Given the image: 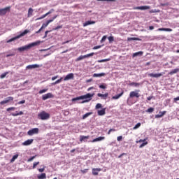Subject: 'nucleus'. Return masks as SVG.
Segmentation results:
<instances>
[{"instance_id":"nucleus-61","label":"nucleus","mask_w":179,"mask_h":179,"mask_svg":"<svg viewBox=\"0 0 179 179\" xmlns=\"http://www.w3.org/2000/svg\"><path fill=\"white\" fill-rule=\"evenodd\" d=\"M155 118H162V115L160 114L155 115Z\"/></svg>"},{"instance_id":"nucleus-27","label":"nucleus","mask_w":179,"mask_h":179,"mask_svg":"<svg viewBox=\"0 0 179 179\" xmlns=\"http://www.w3.org/2000/svg\"><path fill=\"white\" fill-rule=\"evenodd\" d=\"M106 115V108H103L102 110H98V115Z\"/></svg>"},{"instance_id":"nucleus-34","label":"nucleus","mask_w":179,"mask_h":179,"mask_svg":"<svg viewBox=\"0 0 179 179\" xmlns=\"http://www.w3.org/2000/svg\"><path fill=\"white\" fill-rule=\"evenodd\" d=\"M130 86H135V87H138V86H141V83H130Z\"/></svg>"},{"instance_id":"nucleus-32","label":"nucleus","mask_w":179,"mask_h":179,"mask_svg":"<svg viewBox=\"0 0 179 179\" xmlns=\"http://www.w3.org/2000/svg\"><path fill=\"white\" fill-rule=\"evenodd\" d=\"M92 114H93V113H92V112L85 113L83 116V120H86V118H87V117H89L90 115H92Z\"/></svg>"},{"instance_id":"nucleus-57","label":"nucleus","mask_w":179,"mask_h":179,"mask_svg":"<svg viewBox=\"0 0 179 179\" xmlns=\"http://www.w3.org/2000/svg\"><path fill=\"white\" fill-rule=\"evenodd\" d=\"M122 156H127V153H122L120 155L118 156V159H121Z\"/></svg>"},{"instance_id":"nucleus-21","label":"nucleus","mask_w":179,"mask_h":179,"mask_svg":"<svg viewBox=\"0 0 179 179\" xmlns=\"http://www.w3.org/2000/svg\"><path fill=\"white\" fill-rule=\"evenodd\" d=\"M90 138V136H80V142H83Z\"/></svg>"},{"instance_id":"nucleus-41","label":"nucleus","mask_w":179,"mask_h":179,"mask_svg":"<svg viewBox=\"0 0 179 179\" xmlns=\"http://www.w3.org/2000/svg\"><path fill=\"white\" fill-rule=\"evenodd\" d=\"M145 111H146V113H153V111H155V108H150Z\"/></svg>"},{"instance_id":"nucleus-60","label":"nucleus","mask_w":179,"mask_h":179,"mask_svg":"<svg viewBox=\"0 0 179 179\" xmlns=\"http://www.w3.org/2000/svg\"><path fill=\"white\" fill-rule=\"evenodd\" d=\"M155 118H162V115L160 114L155 115Z\"/></svg>"},{"instance_id":"nucleus-29","label":"nucleus","mask_w":179,"mask_h":179,"mask_svg":"<svg viewBox=\"0 0 179 179\" xmlns=\"http://www.w3.org/2000/svg\"><path fill=\"white\" fill-rule=\"evenodd\" d=\"M101 76H106V73H94L93 75L94 78H100Z\"/></svg>"},{"instance_id":"nucleus-28","label":"nucleus","mask_w":179,"mask_h":179,"mask_svg":"<svg viewBox=\"0 0 179 179\" xmlns=\"http://www.w3.org/2000/svg\"><path fill=\"white\" fill-rule=\"evenodd\" d=\"M34 10H33V8H29L28 10V14H27V17H31V16H33V12Z\"/></svg>"},{"instance_id":"nucleus-26","label":"nucleus","mask_w":179,"mask_h":179,"mask_svg":"<svg viewBox=\"0 0 179 179\" xmlns=\"http://www.w3.org/2000/svg\"><path fill=\"white\" fill-rule=\"evenodd\" d=\"M122 94H124V91H122L120 94H119L117 95L113 96L112 97V99L113 100H118V99H120V97H121V96H122Z\"/></svg>"},{"instance_id":"nucleus-45","label":"nucleus","mask_w":179,"mask_h":179,"mask_svg":"<svg viewBox=\"0 0 179 179\" xmlns=\"http://www.w3.org/2000/svg\"><path fill=\"white\" fill-rule=\"evenodd\" d=\"M107 40V36H103L101 40V43H104Z\"/></svg>"},{"instance_id":"nucleus-4","label":"nucleus","mask_w":179,"mask_h":179,"mask_svg":"<svg viewBox=\"0 0 179 179\" xmlns=\"http://www.w3.org/2000/svg\"><path fill=\"white\" fill-rule=\"evenodd\" d=\"M29 33V30L25 29L23 32H22L20 35L15 36L10 40L7 41V43H12V41H15V40H17V38H20V37H23V36H26Z\"/></svg>"},{"instance_id":"nucleus-35","label":"nucleus","mask_w":179,"mask_h":179,"mask_svg":"<svg viewBox=\"0 0 179 179\" xmlns=\"http://www.w3.org/2000/svg\"><path fill=\"white\" fill-rule=\"evenodd\" d=\"M62 79H64V78L62 77L60 79H59V80H56L55 83H53L52 85H58V83H61V82H62Z\"/></svg>"},{"instance_id":"nucleus-2","label":"nucleus","mask_w":179,"mask_h":179,"mask_svg":"<svg viewBox=\"0 0 179 179\" xmlns=\"http://www.w3.org/2000/svg\"><path fill=\"white\" fill-rule=\"evenodd\" d=\"M41 43V42L40 41L31 43L25 46L18 48L17 50L20 51V52H22V51H27V50H30V48H31V47H36V45H38V44H40Z\"/></svg>"},{"instance_id":"nucleus-9","label":"nucleus","mask_w":179,"mask_h":179,"mask_svg":"<svg viewBox=\"0 0 179 179\" xmlns=\"http://www.w3.org/2000/svg\"><path fill=\"white\" fill-rule=\"evenodd\" d=\"M55 19H57V15L54 16L52 17V19L48 20L46 22V23H43L42 24V27H41V30H43V29H45V27H47V26H48L49 23H52V22H54V20H55Z\"/></svg>"},{"instance_id":"nucleus-56","label":"nucleus","mask_w":179,"mask_h":179,"mask_svg":"<svg viewBox=\"0 0 179 179\" xmlns=\"http://www.w3.org/2000/svg\"><path fill=\"white\" fill-rule=\"evenodd\" d=\"M24 103H26V100H22V101H20L17 103V104H24Z\"/></svg>"},{"instance_id":"nucleus-36","label":"nucleus","mask_w":179,"mask_h":179,"mask_svg":"<svg viewBox=\"0 0 179 179\" xmlns=\"http://www.w3.org/2000/svg\"><path fill=\"white\" fill-rule=\"evenodd\" d=\"M46 92H48V88L40 90L39 91V94H43V93H45Z\"/></svg>"},{"instance_id":"nucleus-39","label":"nucleus","mask_w":179,"mask_h":179,"mask_svg":"<svg viewBox=\"0 0 179 179\" xmlns=\"http://www.w3.org/2000/svg\"><path fill=\"white\" fill-rule=\"evenodd\" d=\"M146 141H148V138H145V139H140L139 141H136V143H141L142 142L145 143L146 142Z\"/></svg>"},{"instance_id":"nucleus-12","label":"nucleus","mask_w":179,"mask_h":179,"mask_svg":"<svg viewBox=\"0 0 179 179\" xmlns=\"http://www.w3.org/2000/svg\"><path fill=\"white\" fill-rule=\"evenodd\" d=\"M163 75H164V73H150L148 74V76H150V78H160L161 76H163Z\"/></svg>"},{"instance_id":"nucleus-40","label":"nucleus","mask_w":179,"mask_h":179,"mask_svg":"<svg viewBox=\"0 0 179 179\" xmlns=\"http://www.w3.org/2000/svg\"><path fill=\"white\" fill-rule=\"evenodd\" d=\"M141 127V122L137 123L134 127H133V129H138Z\"/></svg>"},{"instance_id":"nucleus-11","label":"nucleus","mask_w":179,"mask_h":179,"mask_svg":"<svg viewBox=\"0 0 179 179\" xmlns=\"http://www.w3.org/2000/svg\"><path fill=\"white\" fill-rule=\"evenodd\" d=\"M134 9L138 10H148V9H150V6H137V7H134Z\"/></svg>"},{"instance_id":"nucleus-49","label":"nucleus","mask_w":179,"mask_h":179,"mask_svg":"<svg viewBox=\"0 0 179 179\" xmlns=\"http://www.w3.org/2000/svg\"><path fill=\"white\" fill-rule=\"evenodd\" d=\"M166 113H167L166 110L159 112V115H161V117H163L164 115H165Z\"/></svg>"},{"instance_id":"nucleus-47","label":"nucleus","mask_w":179,"mask_h":179,"mask_svg":"<svg viewBox=\"0 0 179 179\" xmlns=\"http://www.w3.org/2000/svg\"><path fill=\"white\" fill-rule=\"evenodd\" d=\"M108 38L110 43H113V41H114V36H109Z\"/></svg>"},{"instance_id":"nucleus-25","label":"nucleus","mask_w":179,"mask_h":179,"mask_svg":"<svg viewBox=\"0 0 179 179\" xmlns=\"http://www.w3.org/2000/svg\"><path fill=\"white\" fill-rule=\"evenodd\" d=\"M37 178L38 179H45V178H47V175L45 174V173H43L41 175H38Z\"/></svg>"},{"instance_id":"nucleus-15","label":"nucleus","mask_w":179,"mask_h":179,"mask_svg":"<svg viewBox=\"0 0 179 179\" xmlns=\"http://www.w3.org/2000/svg\"><path fill=\"white\" fill-rule=\"evenodd\" d=\"M34 142V139H28L22 143L23 146H29V145H31Z\"/></svg>"},{"instance_id":"nucleus-10","label":"nucleus","mask_w":179,"mask_h":179,"mask_svg":"<svg viewBox=\"0 0 179 179\" xmlns=\"http://www.w3.org/2000/svg\"><path fill=\"white\" fill-rule=\"evenodd\" d=\"M10 101H13V96H8L5 100L1 101L0 102L1 106H3L4 104H7V103H9Z\"/></svg>"},{"instance_id":"nucleus-30","label":"nucleus","mask_w":179,"mask_h":179,"mask_svg":"<svg viewBox=\"0 0 179 179\" xmlns=\"http://www.w3.org/2000/svg\"><path fill=\"white\" fill-rule=\"evenodd\" d=\"M11 115H13V117H17V115H23V111H20L19 113L16 112L15 113H12Z\"/></svg>"},{"instance_id":"nucleus-3","label":"nucleus","mask_w":179,"mask_h":179,"mask_svg":"<svg viewBox=\"0 0 179 179\" xmlns=\"http://www.w3.org/2000/svg\"><path fill=\"white\" fill-rule=\"evenodd\" d=\"M38 118L43 121L48 120L50 117V113H47L45 111H42L38 115Z\"/></svg>"},{"instance_id":"nucleus-63","label":"nucleus","mask_w":179,"mask_h":179,"mask_svg":"<svg viewBox=\"0 0 179 179\" xmlns=\"http://www.w3.org/2000/svg\"><path fill=\"white\" fill-rule=\"evenodd\" d=\"M152 99H153V96H152L147 97V100H148V101H150Z\"/></svg>"},{"instance_id":"nucleus-38","label":"nucleus","mask_w":179,"mask_h":179,"mask_svg":"<svg viewBox=\"0 0 179 179\" xmlns=\"http://www.w3.org/2000/svg\"><path fill=\"white\" fill-rule=\"evenodd\" d=\"M8 73H9V72H6L1 74L0 76L1 79H3L4 78H6V75H8Z\"/></svg>"},{"instance_id":"nucleus-1","label":"nucleus","mask_w":179,"mask_h":179,"mask_svg":"<svg viewBox=\"0 0 179 179\" xmlns=\"http://www.w3.org/2000/svg\"><path fill=\"white\" fill-rule=\"evenodd\" d=\"M94 96V93L90 94L88 93L85 95H82L76 98H73L72 99V101H76L77 100H85V99H87V100L83 101L82 103H88V101H90L92 100V98Z\"/></svg>"},{"instance_id":"nucleus-58","label":"nucleus","mask_w":179,"mask_h":179,"mask_svg":"<svg viewBox=\"0 0 179 179\" xmlns=\"http://www.w3.org/2000/svg\"><path fill=\"white\" fill-rule=\"evenodd\" d=\"M173 101H175V103H176L177 101H179V96L178 97H176L173 99Z\"/></svg>"},{"instance_id":"nucleus-23","label":"nucleus","mask_w":179,"mask_h":179,"mask_svg":"<svg viewBox=\"0 0 179 179\" xmlns=\"http://www.w3.org/2000/svg\"><path fill=\"white\" fill-rule=\"evenodd\" d=\"M143 55V52L140 51L137 52L133 54V58H135V57H142Z\"/></svg>"},{"instance_id":"nucleus-7","label":"nucleus","mask_w":179,"mask_h":179,"mask_svg":"<svg viewBox=\"0 0 179 179\" xmlns=\"http://www.w3.org/2000/svg\"><path fill=\"white\" fill-rule=\"evenodd\" d=\"M8 12H10V6L0 8V16H5Z\"/></svg>"},{"instance_id":"nucleus-13","label":"nucleus","mask_w":179,"mask_h":179,"mask_svg":"<svg viewBox=\"0 0 179 179\" xmlns=\"http://www.w3.org/2000/svg\"><path fill=\"white\" fill-rule=\"evenodd\" d=\"M52 97H54V95H52V94L51 92H49L48 94H43L42 96V99L47 100L48 99H52Z\"/></svg>"},{"instance_id":"nucleus-31","label":"nucleus","mask_w":179,"mask_h":179,"mask_svg":"<svg viewBox=\"0 0 179 179\" xmlns=\"http://www.w3.org/2000/svg\"><path fill=\"white\" fill-rule=\"evenodd\" d=\"M179 72V69H175L169 73V75H174V73H177Z\"/></svg>"},{"instance_id":"nucleus-16","label":"nucleus","mask_w":179,"mask_h":179,"mask_svg":"<svg viewBox=\"0 0 179 179\" xmlns=\"http://www.w3.org/2000/svg\"><path fill=\"white\" fill-rule=\"evenodd\" d=\"M54 12V9H51L49 12L46 13L45 15H42L41 17L36 18V20H41V19H44L48 15H50L51 13Z\"/></svg>"},{"instance_id":"nucleus-8","label":"nucleus","mask_w":179,"mask_h":179,"mask_svg":"<svg viewBox=\"0 0 179 179\" xmlns=\"http://www.w3.org/2000/svg\"><path fill=\"white\" fill-rule=\"evenodd\" d=\"M38 132H39L38 128H34L27 131V135H29V136H33V135H36L38 134Z\"/></svg>"},{"instance_id":"nucleus-46","label":"nucleus","mask_w":179,"mask_h":179,"mask_svg":"<svg viewBox=\"0 0 179 179\" xmlns=\"http://www.w3.org/2000/svg\"><path fill=\"white\" fill-rule=\"evenodd\" d=\"M19 157V155H15L13 157V158L11 159V162H13L14 160H16V159Z\"/></svg>"},{"instance_id":"nucleus-54","label":"nucleus","mask_w":179,"mask_h":179,"mask_svg":"<svg viewBox=\"0 0 179 179\" xmlns=\"http://www.w3.org/2000/svg\"><path fill=\"white\" fill-rule=\"evenodd\" d=\"M34 159H36V156H33L31 158H29L28 159V162H33V160H34Z\"/></svg>"},{"instance_id":"nucleus-44","label":"nucleus","mask_w":179,"mask_h":179,"mask_svg":"<svg viewBox=\"0 0 179 179\" xmlns=\"http://www.w3.org/2000/svg\"><path fill=\"white\" fill-rule=\"evenodd\" d=\"M146 145H148V141H145V142L143 143L141 145H140L139 148H142L144 146H146Z\"/></svg>"},{"instance_id":"nucleus-20","label":"nucleus","mask_w":179,"mask_h":179,"mask_svg":"<svg viewBox=\"0 0 179 179\" xmlns=\"http://www.w3.org/2000/svg\"><path fill=\"white\" fill-rule=\"evenodd\" d=\"M106 139V137L104 136H100V137H98L96 138H94V140H92V142L94 143V142H100V141H104Z\"/></svg>"},{"instance_id":"nucleus-48","label":"nucleus","mask_w":179,"mask_h":179,"mask_svg":"<svg viewBox=\"0 0 179 179\" xmlns=\"http://www.w3.org/2000/svg\"><path fill=\"white\" fill-rule=\"evenodd\" d=\"M117 141L118 142H121V141H122V136H117Z\"/></svg>"},{"instance_id":"nucleus-22","label":"nucleus","mask_w":179,"mask_h":179,"mask_svg":"<svg viewBox=\"0 0 179 179\" xmlns=\"http://www.w3.org/2000/svg\"><path fill=\"white\" fill-rule=\"evenodd\" d=\"M96 21H87L83 24V27H86V26H89L90 24H94Z\"/></svg>"},{"instance_id":"nucleus-42","label":"nucleus","mask_w":179,"mask_h":179,"mask_svg":"<svg viewBox=\"0 0 179 179\" xmlns=\"http://www.w3.org/2000/svg\"><path fill=\"white\" fill-rule=\"evenodd\" d=\"M16 109L15 107H10L6 109V111H15V110Z\"/></svg>"},{"instance_id":"nucleus-62","label":"nucleus","mask_w":179,"mask_h":179,"mask_svg":"<svg viewBox=\"0 0 179 179\" xmlns=\"http://www.w3.org/2000/svg\"><path fill=\"white\" fill-rule=\"evenodd\" d=\"M55 79H58V76L52 78V80H55Z\"/></svg>"},{"instance_id":"nucleus-43","label":"nucleus","mask_w":179,"mask_h":179,"mask_svg":"<svg viewBox=\"0 0 179 179\" xmlns=\"http://www.w3.org/2000/svg\"><path fill=\"white\" fill-rule=\"evenodd\" d=\"M38 164H40V162H34L32 166V169H36V167H37V166H38Z\"/></svg>"},{"instance_id":"nucleus-37","label":"nucleus","mask_w":179,"mask_h":179,"mask_svg":"<svg viewBox=\"0 0 179 179\" xmlns=\"http://www.w3.org/2000/svg\"><path fill=\"white\" fill-rule=\"evenodd\" d=\"M103 105L101 103H97L95 106L96 110H99V108H102Z\"/></svg>"},{"instance_id":"nucleus-51","label":"nucleus","mask_w":179,"mask_h":179,"mask_svg":"<svg viewBox=\"0 0 179 179\" xmlns=\"http://www.w3.org/2000/svg\"><path fill=\"white\" fill-rule=\"evenodd\" d=\"M44 170H45V167H43L42 169H38V171L39 173H43Z\"/></svg>"},{"instance_id":"nucleus-64","label":"nucleus","mask_w":179,"mask_h":179,"mask_svg":"<svg viewBox=\"0 0 179 179\" xmlns=\"http://www.w3.org/2000/svg\"><path fill=\"white\" fill-rule=\"evenodd\" d=\"M149 29H150V30H153V29H155V27H153V26H150V27H149Z\"/></svg>"},{"instance_id":"nucleus-19","label":"nucleus","mask_w":179,"mask_h":179,"mask_svg":"<svg viewBox=\"0 0 179 179\" xmlns=\"http://www.w3.org/2000/svg\"><path fill=\"white\" fill-rule=\"evenodd\" d=\"M70 79H73V73H69L64 79V80H70Z\"/></svg>"},{"instance_id":"nucleus-59","label":"nucleus","mask_w":179,"mask_h":179,"mask_svg":"<svg viewBox=\"0 0 179 179\" xmlns=\"http://www.w3.org/2000/svg\"><path fill=\"white\" fill-rule=\"evenodd\" d=\"M87 170L88 169L81 170V173H83V174H85V173H87Z\"/></svg>"},{"instance_id":"nucleus-53","label":"nucleus","mask_w":179,"mask_h":179,"mask_svg":"<svg viewBox=\"0 0 179 179\" xmlns=\"http://www.w3.org/2000/svg\"><path fill=\"white\" fill-rule=\"evenodd\" d=\"M51 31H45V36H43V38H46L47 36L48 35V33H50Z\"/></svg>"},{"instance_id":"nucleus-24","label":"nucleus","mask_w":179,"mask_h":179,"mask_svg":"<svg viewBox=\"0 0 179 179\" xmlns=\"http://www.w3.org/2000/svg\"><path fill=\"white\" fill-rule=\"evenodd\" d=\"M157 31H173V29L170 28H159Z\"/></svg>"},{"instance_id":"nucleus-55","label":"nucleus","mask_w":179,"mask_h":179,"mask_svg":"<svg viewBox=\"0 0 179 179\" xmlns=\"http://www.w3.org/2000/svg\"><path fill=\"white\" fill-rule=\"evenodd\" d=\"M99 48H101V45H96L93 48V50H99Z\"/></svg>"},{"instance_id":"nucleus-5","label":"nucleus","mask_w":179,"mask_h":179,"mask_svg":"<svg viewBox=\"0 0 179 179\" xmlns=\"http://www.w3.org/2000/svg\"><path fill=\"white\" fill-rule=\"evenodd\" d=\"M139 92H141L139 90L131 91L129 94V98L134 99V97H136V99H139V97H141V94H139Z\"/></svg>"},{"instance_id":"nucleus-17","label":"nucleus","mask_w":179,"mask_h":179,"mask_svg":"<svg viewBox=\"0 0 179 179\" xmlns=\"http://www.w3.org/2000/svg\"><path fill=\"white\" fill-rule=\"evenodd\" d=\"M98 97H101L103 100H107V98L108 97V93H105L104 94L98 93L97 94Z\"/></svg>"},{"instance_id":"nucleus-6","label":"nucleus","mask_w":179,"mask_h":179,"mask_svg":"<svg viewBox=\"0 0 179 179\" xmlns=\"http://www.w3.org/2000/svg\"><path fill=\"white\" fill-rule=\"evenodd\" d=\"M93 55H94V52H91L85 55H80L76 59V62H78L82 61V59H85V58H90V57H93Z\"/></svg>"},{"instance_id":"nucleus-14","label":"nucleus","mask_w":179,"mask_h":179,"mask_svg":"<svg viewBox=\"0 0 179 179\" xmlns=\"http://www.w3.org/2000/svg\"><path fill=\"white\" fill-rule=\"evenodd\" d=\"M41 66H43V65L40 64H31L27 66V69H34L35 68H41Z\"/></svg>"},{"instance_id":"nucleus-50","label":"nucleus","mask_w":179,"mask_h":179,"mask_svg":"<svg viewBox=\"0 0 179 179\" xmlns=\"http://www.w3.org/2000/svg\"><path fill=\"white\" fill-rule=\"evenodd\" d=\"M59 29H62V25H59L53 29V30H58Z\"/></svg>"},{"instance_id":"nucleus-33","label":"nucleus","mask_w":179,"mask_h":179,"mask_svg":"<svg viewBox=\"0 0 179 179\" xmlns=\"http://www.w3.org/2000/svg\"><path fill=\"white\" fill-rule=\"evenodd\" d=\"M108 61H111V58H108V59H103L98 60L97 62H99L100 64L101 62H107Z\"/></svg>"},{"instance_id":"nucleus-18","label":"nucleus","mask_w":179,"mask_h":179,"mask_svg":"<svg viewBox=\"0 0 179 179\" xmlns=\"http://www.w3.org/2000/svg\"><path fill=\"white\" fill-rule=\"evenodd\" d=\"M101 171V169L100 168H93L92 169V174L93 176H99V172Z\"/></svg>"},{"instance_id":"nucleus-52","label":"nucleus","mask_w":179,"mask_h":179,"mask_svg":"<svg viewBox=\"0 0 179 179\" xmlns=\"http://www.w3.org/2000/svg\"><path fill=\"white\" fill-rule=\"evenodd\" d=\"M99 88L100 89H107V87L104 85H99Z\"/></svg>"}]
</instances>
